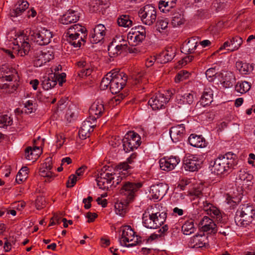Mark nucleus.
Instances as JSON below:
<instances>
[{
	"instance_id": "nucleus-1",
	"label": "nucleus",
	"mask_w": 255,
	"mask_h": 255,
	"mask_svg": "<svg viewBox=\"0 0 255 255\" xmlns=\"http://www.w3.org/2000/svg\"><path fill=\"white\" fill-rule=\"evenodd\" d=\"M15 36L13 52L19 56H23L28 54L29 52V40L39 45H45L50 42L53 35L49 30L43 28L37 31H30L28 37L25 35L22 31L18 32Z\"/></svg>"
},
{
	"instance_id": "nucleus-2",
	"label": "nucleus",
	"mask_w": 255,
	"mask_h": 255,
	"mask_svg": "<svg viewBox=\"0 0 255 255\" xmlns=\"http://www.w3.org/2000/svg\"><path fill=\"white\" fill-rule=\"evenodd\" d=\"M104 168L99 172L96 179L98 186L102 190L116 186L129 174V167L125 163L119 164L114 169Z\"/></svg>"
},
{
	"instance_id": "nucleus-3",
	"label": "nucleus",
	"mask_w": 255,
	"mask_h": 255,
	"mask_svg": "<svg viewBox=\"0 0 255 255\" xmlns=\"http://www.w3.org/2000/svg\"><path fill=\"white\" fill-rule=\"evenodd\" d=\"M237 155L231 152L223 155L219 156L210 163V168L212 173L217 175L227 172L236 164Z\"/></svg>"
},
{
	"instance_id": "nucleus-4",
	"label": "nucleus",
	"mask_w": 255,
	"mask_h": 255,
	"mask_svg": "<svg viewBox=\"0 0 255 255\" xmlns=\"http://www.w3.org/2000/svg\"><path fill=\"white\" fill-rule=\"evenodd\" d=\"M152 211L150 213L145 212L143 214L142 223L144 226L149 229H156L161 226L165 221L166 213L154 212L155 209L152 207Z\"/></svg>"
},
{
	"instance_id": "nucleus-5",
	"label": "nucleus",
	"mask_w": 255,
	"mask_h": 255,
	"mask_svg": "<svg viewBox=\"0 0 255 255\" xmlns=\"http://www.w3.org/2000/svg\"><path fill=\"white\" fill-rule=\"evenodd\" d=\"M86 31V28L78 24H74L69 28L65 33V37L68 42L74 47H80L82 44V42H84V39L82 36H80V33L85 34Z\"/></svg>"
},
{
	"instance_id": "nucleus-6",
	"label": "nucleus",
	"mask_w": 255,
	"mask_h": 255,
	"mask_svg": "<svg viewBox=\"0 0 255 255\" xmlns=\"http://www.w3.org/2000/svg\"><path fill=\"white\" fill-rule=\"evenodd\" d=\"M119 243L122 246L128 248L132 247L141 242L137 236H135V233L129 226H124L121 229Z\"/></svg>"
},
{
	"instance_id": "nucleus-7",
	"label": "nucleus",
	"mask_w": 255,
	"mask_h": 255,
	"mask_svg": "<svg viewBox=\"0 0 255 255\" xmlns=\"http://www.w3.org/2000/svg\"><path fill=\"white\" fill-rule=\"evenodd\" d=\"M255 214V210L252 206L243 205L241 210L237 212L235 221L238 225L246 226L252 221Z\"/></svg>"
},
{
	"instance_id": "nucleus-8",
	"label": "nucleus",
	"mask_w": 255,
	"mask_h": 255,
	"mask_svg": "<svg viewBox=\"0 0 255 255\" xmlns=\"http://www.w3.org/2000/svg\"><path fill=\"white\" fill-rule=\"evenodd\" d=\"M9 70L6 66L0 69V88L5 93H11L15 91L16 87L11 82L12 77L8 74Z\"/></svg>"
},
{
	"instance_id": "nucleus-9",
	"label": "nucleus",
	"mask_w": 255,
	"mask_h": 255,
	"mask_svg": "<svg viewBox=\"0 0 255 255\" xmlns=\"http://www.w3.org/2000/svg\"><path fill=\"white\" fill-rule=\"evenodd\" d=\"M124 150L128 152L137 149L141 144L140 135L134 131H129L122 140Z\"/></svg>"
},
{
	"instance_id": "nucleus-10",
	"label": "nucleus",
	"mask_w": 255,
	"mask_h": 255,
	"mask_svg": "<svg viewBox=\"0 0 255 255\" xmlns=\"http://www.w3.org/2000/svg\"><path fill=\"white\" fill-rule=\"evenodd\" d=\"M113 76L110 89L112 93L117 94L125 86L127 76L124 72L116 70H113Z\"/></svg>"
},
{
	"instance_id": "nucleus-11",
	"label": "nucleus",
	"mask_w": 255,
	"mask_h": 255,
	"mask_svg": "<svg viewBox=\"0 0 255 255\" xmlns=\"http://www.w3.org/2000/svg\"><path fill=\"white\" fill-rule=\"evenodd\" d=\"M53 50L51 48H46L37 51L34 55L33 64L37 67H41L54 58Z\"/></svg>"
},
{
	"instance_id": "nucleus-12",
	"label": "nucleus",
	"mask_w": 255,
	"mask_h": 255,
	"mask_svg": "<svg viewBox=\"0 0 255 255\" xmlns=\"http://www.w3.org/2000/svg\"><path fill=\"white\" fill-rule=\"evenodd\" d=\"M145 35V29L142 26H135L131 28L128 34V43L132 46H135L144 39Z\"/></svg>"
},
{
	"instance_id": "nucleus-13",
	"label": "nucleus",
	"mask_w": 255,
	"mask_h": 255,
	"mask_svg": "<svg viewBox=\"0 0 255 255\" xmlns=\"http://www.w3.org/2000/svg\"><path fill=\"white\" fill-rule=\"evenodd\" d=\"M138 13L142 23L145 25H151L156 20V10L152 5H145L139 10Z\"/></svg>"
},
{
	"instance_id": "nucleus-14",
	"label": "nucleus",
	"mask_w": 255,
	"mask_h": 255,
	"mask_svg": "<svg viewBox=\"0 0 255 255\" xmlns=\"http://www.w3.org/2000/svg\"><path fill=\"white\" fill-rule=\"evenodd\" d=\"M202 163L201 155L188 154L183 159V167L186 171L194 172L201 168Z\"/></svg>"
},
{
	"instance_id": "nucleus-15",
	"label": "nucleus",
	"mask_w": 255,
	"mask_h": 255,
	"mask_svg": "<svg viewBox=\"0 0 255 255\" xmlns=\"http://www.w3.org/2000/svg\"><path fill=\"white\" fill-rule=\"evenodd\" d=\"M168 189V185L163 183L152 185L150 187L149 198L154 201L160 200L166 194Z\"/></svg>"
},
{
	"instance_id": "nucleus-16",
	"label": "nucleus",
	"mask_w": 255,
	"mask_h": 255,
	"mask_svg": "<svg viewBox=\"0 0 255 255\" xmlns=\"http://www.w3.org/2000/svg\"><path fill=\"white\" fill-rule=\"evenodd\" d=\"M180 161L178 156H167L160 159L159 165L161 170L169 171L174 169Z\"/></svg>"
},
{
	"instance_id": "nucleus-17",
	"label": "nucleus",
	"mask_w": 255,
	"mask_h": 255,
	"mask_svg": "<svg viewBox=\"0 0 255 255\" xmlns=\"http://www.w3.org/2000/svg\"><path fill=\"white\" fill-rule=\"evenodd\" d=\"M169 101V98L163 94L157 93L148 101V104L153 110H158L164 107Z\"/></svg>"
},
{
	"instance_id": "nucleus-18",
	"label": "nucleus",
	"mask_w": 255,
	"mask_h": 255,
	"mask_svg": "<svg viewBox=\"0 0 255 255\" xmlns=\"http://www.w3.org/2000/svg\"><path fill=\"white\" fill-rule=\"evenodd\" d=\"M96 118L89 117L82 123L79 131V135L81 138L85 139L90 136V132L93 130L95 126Z\"/></svg>"
},
{
	"instance_id": "nucleus-19",
	"label": "nucleus",
	"mask_w": 255,
	"mask_h": 255,
	"mask_svg": "<svg viewBox=\"0 0 255 255\" xmlns=\"http://www.w3.org/2000/svg\"><path fill=\"white\" fill-rule=\"evenodd\" d=\"M243 43L242 38L238 36L229 38L219 48L217 52L224 49H227L230 52H233L239 49Z\"/></svg>"
},
{
	"instance_id": "nucleus-20",
	"label": "nucleus",
	"mask_w": 255,
	"mask_h": 255,
	"mask_svg": "<svg viewBox=\"0 0 255 255\" xmlns=\"http://www.w3.org/2000/svg\"><path fill=\"white\" fill-rule=\"evenodd\" d=\"M141 187L140 183L126 182L121 190V194L126 196L128 200H131L134 196L135 192Z\"/></svg>"
},
{
	"instance_id": "nucleus-21",
	"label": "nucleus",
	"mask_w": 255,
	"mask_h": 255,
	"mask_svg": "<svg viewBox=\"0 0 255 255\" xmlns=\"http://www.w3.org/2000/svg\"><path fill=\"white\" fill-rule=\"evenodd\" d=\"M104 111V102L101 98H98L93 103L90 108V117L95 118L97 119L102 116Z\"/></svg>"
},
{
	"instance_id": "nucleus-22",
	"label": "nucleus",
	"mask_w": 255,
	"mask_h": 255,
	"mask_svg": "<svg viewBox=\"0 0 255 255\" xmlns=\"http://www.w3.org/2000/svg\"><path fill=\"white\" fill-rule=\"evenodd\" d=\"M106 33V28L104 25L98 24L90 34V40L92 43H98L104 39Z\"/></svg>"
},
{
	"instance_id": "nucleus-23",
	"label": "nucleus",
	"mask_w": 255,
	"mask_h": 255,
	"mask_svg": "<svg viewBox=\"0 0 255 255\" xmlns=\"http://www.w3.org/2000/svg\"><path fill=\"white\" fill-rule=\"evenodd\" d=\"M220 81L222 86L225 88H231L236 83L235 74L231 71H224L219 75Z\"/></svg>"
},
{
	"instance_id": "nucleus-24",
	"label": "nucleus",
	"mask_w": 255,
	"mask_h": 255,
	"mask_svg": "<svg viewBox=\"0 0 255 255\" xmlns=\"http://www.w3.org/2000/svg\"><path fill=\"white\" fill-rule=\"evenodd\" d=\"M199 228L204 232L215 234L217 232V225L208 217L205 216L199 223Z\"/></svg>"
},
{
	"instance_id": "nucleus-25",
	"label": "nucleus",
	"mask_w": 255,
	"mask_h": 255,
	"mask_svg": "<svg viewBox=\"0 0 255 255\" xmlns=\"http://www.w3.org/2000/svg\"><path fill=\"white\" fill-rule=\"evenodd\" d=\"M185 133L184 124H180L172 127L169 131L170 137L174 142H177L182 139Z\"/></svg>"
},
{
	"instance_id": "nucleus-26",
	"label": "nucleus",
	"mask_w": 255,
	"mask_h": 255,
	"mask_svg": "<svg viewBox=\"0 0 255 255\" xmlns=\"http://www.w3.org/2000/svg\"><path fill=\"white\" fill-rule=\"evenodd\" d=\"M175 47H167L164 51L158 55L156 60L161 64L166 63L173 59L175 55Z\"/></svg>"
},
{
	"instance_id": "nucleus-27",
	"label": "nucleus",
	"mask_w": 255,
	"mask_h": 255,
	"mask_svg": "<svg viewBox=\"0 0 255 255\" xmlns=\"http://www.w3.org/2000/svg\"><path fill=\"white\" fill-rule=\"evenodd\" d=\"M188 143L192 146L197 148H204L207 146V142L201 135L191 134L188 138Z\"/></svg>"
},
{
	"instance_id": "nucleus-28",
	"label": "nucleus",
	"mask_w": 255,
	"mask_h": 255,
	"mask_svg": "<svg viewBox=\"0 0 255 255\" xmlns=\"http://www.w3.org/2000/svg\"><path fill=\"white\" fill-rule=\"evenodd\" d=\"M79 16L77 11L69 10L64 14L59 19V22L62 24H69L77 22Z\"/></svg>"
},
{
	"instance_id": "nucleus-29",
	"label": "nucleus",
	"mask_w": 255,
	"mask_h": 255,
	"mask_svg": "<svg viewBox=\"0 0 255 255\" xmlns=\"http://www.w3.org/2000/svg\"><path fill=\"white\" fill-rule=\"evenodd\" d=\"M203 209L207 214L213 218H216L218 221L222 219L221 213L220 210L212 204L207 201H203Z\"/></svg>"
},
{
	"instance_id": "nucleus-30",
	"label": "nucleus",
	"mask_w": 255,
	"mask_h": 255,
	"mask_svg": "<svg viewBox=\"0 0 255 255\" xmlns=\"http://www.w3.org/2000/svg\"><path fill=\"white\" fill-rule=\"evenodd\" d=\"M42 153L39 146L28 147L25 151V157L27 160L35 161Z\"/></svg>"
},
{
	"instance_id": "nucleus-31",
	"label": "nucleus",
	"mask_w": 255,
	"mask_h": 255,
	"mask_svg": "<svg viewBox=\"0 0 255 255\" xmlns=\"http://www.w3.org/2000/svg\"><path fill=\"white\" fill-rule=\"evenodd\" d=\"M194 96L192 92H187L184 93L178 94L176 97L177 102L178 104H192L194 101Z\"/></svg>"
},
{
	"instance_id": "nucleus-32",
	"label": "nucleus",
	"mask_w": 255,
	"mask_h": 255,
	"mask_svg": "<svg viewBox=\"0 0 255 255\" xmlns=\"http://www.w3.org/2000/svg\"><path fill=\"white\" fill-rule=\"evenodd\" d=\"M241 200V194L238 191L230 192L226 195L225 202L231 207H234Z\"/></svg>"
},
{
	"instance_id": "nucleus-33",
	"label": "nucleus",
	"mask_w": 255,
	"mask_h": 255,
	"mask_svg": "<svg viewBox=\"0 0 255 255\" xmlns=\"http://www.w3.org/2000/svg\"><path fill=\"white\" fill-rule=\"evenodd\" d=\"M77 66L81 69L80 75L82 76L90 75L92 72L93 69L86 59H82L77 62Z\"/></svg>"
},
{
	"instance_id": "nucleus-34",
	"label": "nucleus",
	"mask_w": 255,
	"mask_h": 255,
	"mask_svg": "<svg viewBox=\"0 0 255 255\" xmlns=\"http://www.w3.org/2000/svg\"><path fill=\"white\" fill-rule=\"evenodd\" d=\"M236 67L240 73L243 75L250 74L253 70L252 65L241 61L236 62Z\"/></svg>"
},
{
	"instance_id": "nucleus-35",
	"label": "nucleus",
	"mask_w": 255,
	"mask_h": 255,
	"mask_svg": "<svg viewBox=\"0 0 255 255\" xmlns=\"http://www.w3.org/2000/svg\"><path fill=\"white\" fill-rule=\"evenodd\" d=\"M253 179V175L245 169L241 170L237 177V180L243 183L250 185Z\"/></svg>"
},
{
	"instance_id": "nucleus-36",
	"label": "nucleus",
	"mask_w": 255,
	"mask_h": 255,
	"mask_svg": "<svg viewBox=\"0 0 255 255\" xmlns=\"http://www.w3.org/2000/svg\"><path fill=\"white\" fill-rule=\"evenodd\" d=\"M198 46V40L195 38H189L187 42L183 44L182 50L188 53H192L194 52Z\"/></svg>"
},
{
	"instance_id": "nucleus-37",
	"label": "nucleus",
	"mask_w": 255,
	"mask_h": 255,
	"mask_svg": "<svg viewBox=\"0 0 255 255\" xmlns=\"http://www.w3.org/2000/svg\"><path fill=\"white\" fill-rule=\"evenodd\" d=\"M56 74L49 75L45 77L42 81V86L45 90H48L53 88L57 84L56 78H55Z\"/></svg>"
},
{
	"instance_id": "nucleus-38",
	"label": "nucleus",
	"mask_w": 255,
	"mask_h": 255,
	"mask_svg": "<svg viewBox=\"0 0 255 255\" xmlns=\"http://www.w3.org/2000/svg\"><path fill=\"white\" fill-rule=\"evenodd\" d=\"M29 3L25 0H18L15 5L13 12L16 16L20 15L24 11L28 9Z\"/></svg>"
},
{
	"instance_id": "nucleus-39",
	"label": "nucleus",
	"mask_w": 255,
	"mask_h": 255,
	"mask_svg": "<svg viewBox=\"0 0 255 255\" xmlns=\"http://www.w3.org/2000/svg\"><path fill=\"white\" fill-rule=\"evenodd\" d=\"M176 0H160L159 2L158 7L160 10L166 13L175 6Z\"/></svg>"
},
{
	"instance_id": "nucleus-40",
	"label": "nucleus",
	"mask_w": 255,
	"mask_h": 255,
	"mask_svg": "<svg viewBox=\"0 0 255 255\" xmlns=\"http://www.w3.org/2000/svg\"><path fill=\"white\" fill-rule=\"evenodd\" d=\"M213 91L209 88L204 89L201 98V103L204 106L209 105L213 101Z\"/></svg>"
},
{
	"instance_id": "nucleus-41",
	"label": "nucleus",
	"mask_w": 255,
	"mask_h": 255,
	"mask_svg": "<svg viewBox=\"0 0 255 255\" xmlns=\"http://www.w3.org/2000/svg\"><path fill=\"white\" fill-rule=\"evenodd\" d=\"M192 241L198 248H202L207 243V237L204 234H197L192 238Z\"/></svg>"
},
{
	"instance_id": "nucleus-42",
	"label": "nucleus",
	"mask_w": 255,
	"mask_h": 255,
	"mask_svg": "<svg viewBox=\"0 0 255 255\" xmlns=\"http://www.w3.org/2000/svg\"><path fill=\"white\" fill-rule=\"evenodd\" d=\"M111 44L117 45V47L126 49L128 46V41L122 35H117L113 38Z\"/></svg>"
},
{
	"instance_id": "nucleus-43",
	"label": "nucleus",
	"mask_w": 255,
	"mask_h": 255,
	"mask_svg": "<svg viewBox=\"0 0 255 255\" xmlns=\"http://www.w3.org/2000/svg\"><path fill=\"white\" fill-rule=\"evenodd\" d=\"M37 107V105L35 100H28L24 104L23 111L26 114H30L35 112Z\"/></svg>"
},
{
	"instance_id": "nucleus-44",
	"label": "nucleus",
	"mask_w": 255,
	"mask_h": 255,
	"mask_svg": "<svg viewBox=\"0 0 255 255\" xmlns=\"http://www.w3.org/2000/svg\"><path fill=\"white\" fill-rule=\"evenodd\" d=\"M251 89V84L247 81H239L235 86L236 91L241 94L248 92Z\"/></svg>"
},
{
	"instance_id": "nucleus-45",
	"label": "nucleus",
	"mask_w": 255,
	"mask_h": 255,
	"mask_svg": "<svg viewBox=\"0 0 255 255\" xmlns=\"http://www.w3.org/2000/svg\"><path fill=\"white\" fill-rule=\"evenodd\" d=\"M113 70L107 73L102 79L101 82L100 87L102 90L106 89L109 86L110 87L111 81L113 79Z\"/></svg>"
},
{
	"instance_id": "nucleus-46",
	"label": "nucleus",
	"mask_w": 255,
	"mask_h": 255,
	"mask_svg": "<svg viewBox=\"0 0 255 255\" xmlns=\"http://www.w3.org/2000/svg\"><path fill=\"white\" fill-rule=\"evenodd\" d=\"M194 223L192 220L186 221L182 227V231L184 234L189 235L195 231Z\"/></svg>"
},
{
	"instance_id": "nucleus-47",
	"label": "nucleus",
	"mask_w": 255,
	"mask_h": 255,
	"mask_svg": "<svg viewBox=\"0 0 255 255\" xmlns=\"http://www.w3.org/2000/svg\"><path fill=\"white\" fill-rule=\"evenodd\" d=\"M126 49L117 47V45L110 44L108 46V53L110 57H114L120 54Z\"/></svg>"
},
{
	"instance_id": "nucleus-48",
	"label": "nucleus",
	"mask_w": 255,
	"mask_h": 255,
	"mask_svg": "<svg viewBox=\"0 0 255 255\" xmlns=\"http://www.w3.org/2000/svg\"><path fill=\"white\" fill-rule=\"evenodd\" d=\"M118 23L120 26L128 27L131 26L132 21L128 15H123L118 18Z\"/></svg>"
},
{
	"instance_id": "nucleus-49",
	"label": "nucleus",
	"mask_w": 255,
	"mask_h": 255,
	"mask_svg": "<svg viewBox=\"0 0 255 255\" xmlns=\"http://www.w3.org/2000/svg\"><path fill=\"white\" fill-rule=\"evenodd\" d=\"M115 212L117 215L123 216L127 211V204L123 202H117L115 205Z\"/></svg>"
},
{
	"instance_id": "nucleus-50",
	"label": "nucleus",
	"mask_w": 255,
	"mask_h": 255,
	"mask_svg": "<svg viewBox=\"0 0 255 255\" xmlns=\"http://www.w3.org/2000/svg\"><path fill=\"white\" fill-rule=\"evenodd\" d=\"M184 22L183 15L180 13L176 12L172 16L171 24L174 27H177L183 24Z\"/></svg>"
},
{
	"instance_id": "nucleus-51",
	"label": "nucleus",
	"mask_w": 255,
	"mask_h": 255,
	"mask_svg": "<svg viewBox=\"0 0 255 255\" xmlns=\"http://www.w3.org/2000/svg\"><path fill=\"white\" fill-rule=\"evenodd\" d=\"M28 176V168L27 167H23L18 172L16 177V181L17 183L20 184L23 181L25 180Z\"/></svg>"
},
{
	"instance_id": "nucleus-52",
	"label": "nucleus",
	"mask_w": 255,
	"mask_h": 255,
	"mask_svg": "<svg viewBox=\"0 0 255 255\" xmlns=\"http://www.w3.org/2000/svg\"><path fill=\"white\" fill-rule=\"evenodd\" d=\"M218 69H216V67L209 68L206 72V76L209 82H213L215 78L220 77V73H218Z\"/></svg>"
},
{
	"instance_id": "nucleus-53",
	"label": "nucleus",
	"mask_w": 255,
	"mask_h": 255,
	"mask_svg": "<svg viewBox=\"0 0 255 255\" xmlns=\"http://www.w3.org/2000/svg\"><path fill=\"white\" fill-rule=\"evenodd\" d=\"M12 124V119L7 115L0 116V128L10 126Z\"/></svg>"
},
{
	"instance_id": "nucleus-54",
	"label": "nucleus",
	"mask_w": 255,
	"mask_h": 255,
	"mask_svg": "<svg viewBox=\"0 0 255 255\" xmlns=\"http://www.w3.org/2000/svg\"><path fill=\"white\" fill-rule=\"evenodd\" d=\"M190 75V73L184 70L180 71L175 77V82L176 83H179L187 79Z\"/></svg>"
},
{
	"instance_id": "nucleus-55",
	"label": "nucleus",
	"mask_w": 255,
	"mask_h": 255,
	"mask_svg": "<svg viewBox=\"0 0 255 255\" xmlns=\"http://www.w3.org/2000/svg\"><path fill=\"white\" fill-rule=\"evenodd\" d=\"M40 175L42 177H47L48 181H50V179H52L54 178V174L50 170H46L44 167H41L40 169Z\"/></svg>"
},
{
	"instance_id": "nucleus-56",
	"label": "nucleus",
	"mask_w": 255,
	"mask_h": 255,
	"mask_svg": "<svg viewBox=\"0 0 255 255\" xmlns=\"http://www.w3.org/2000/svg\"><path fill=\"white\" fill-rule=\"evenodd\" d=\"M202 194V192L200 189H193L188 192V195L190 196V199H195V198H199L201 200L200 196Z\"/></svg>"
},
{
	"instance_id": "nucleus-57",
	"label": "nucleus",
	"mask_w": 255,
	"mask_h": 255,
	"mask_svg": "<svg viewBox=\"0 0 255 255\" xmlns=\"http://www.w3.org/2000/svg\"><path fill=\"white\" fill-rule=\"evenodd\" d=\"M168 25V20L166 18H161L157 21V27L159 30L160 29L164 30L167 28Z\"/></svg>"
},
{
	"instance_id": "nucleus-58",
	"label": "nucleus",
	"mask_w": 255,
	"mask_h": 255,
	"mask_svg": "<svg viewBox=\"0 0 255 255\" xmlns=\"http://www.w3.org/2000/svg\"><path fill=\"white\" fill-rule=\"evenodd\" d=\"M216 229L219 233L224 236L228 235L229 233L230 229L228 226H226L225 227L223 228L222 225L219 224L217 226Z\"/></svg>"
},
{
	"instance_id": "nucleus-59",
	"label": "nucleus",
	"mask_w": 255,
	"mask_h": 255,
	"mask_svg": "<svg viewBox=\"0 0 255 255\" xmlns=\"http://www.w3.org/2000/svg\"><path fill=\"white\" fill-rule=\"evenodd\" d=\"M65 140L64 135L62 133H59L56 135V145L59 147H61L64 144Z\"/></svg>"
},
{
	"instance_id": "nucleus-60",
	"label": "nucleus",
	"mask_w": 255,
	"mask_h": 255,
	"mask_svg": "<svg viewBox=\"0 0 255 255\" xmlns=\"http://www.w3.org/2000/svg\"><path fill=\"white\" fill-rule=\"evenodd\" d=\"M134 79L135 84H144L146 81V77H143V74L141 73L136 75Z\"/></svg>"
},
{
	"instance_id": "nucleus-61",
	"label": "nucleus",
	"mask_w": 255,
	"mask_h": 255,
	"mask_svg": "<svg viewBox=\"0 0 255 255\" xmlns=\"http://www.w3.org/2000/svg\"><path fill=\"white\" fill-rule=\"evenodd\" d=\"M136 155L135 153H132L128 158H127V161L124 162L127 164V165L129 167V172H130L131 167L128 165V164H132V163H134L136 160Z\"/></svg>"
},
{
	"instance_id": "nucleus-62",
	"label": "nucleus",
	"mask_w": 255,
	"mask_h": 255,
	"mask_svg": "<svg viewBox=\"0 0 255 255\" xmlns=\"http://www.w3.org/2000/svg\"><path fill=\"white\" fill-rule=\"evenodd\" d=\"M125 98V95L123 94H120L115 96L111 100V102L116 105L119 104L122 100Z\"/></svg>"
},
{
	"instance_id": "nucleus-63",
	"label": "nucleus",
	"mask_w": 255,
	"mask_h": 255,
	"mask_svg": "<svg viewBox=\"0 0 255 255\" xmlns=\"http://www.w3.org/2000/svg\"><path fill=\"white\" fill-rule=\"evenodd\" d=\"M42 167L46 169V170H51L52 168V160L51 157L47 158L45 162L42 165Z\"/></svg>"
},
{
	"instance_id": "nucleus-64",
	"label": "nucleus",
	"mask_w": 255,
	"mask_h": 255,
	"mask_svg": "<svg viewBox=\"0 0 255 255\" xmlns=\"http://www.w3.org/2000/svg\"><path fill=\"white\" fill-rule=\"evenodd\" d=\"M77 180V177L75 175H72L69 177L68 181L67 183V186L68 187H73L76 183Z\"/></svg>"
}]
</instances>
